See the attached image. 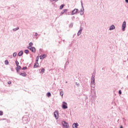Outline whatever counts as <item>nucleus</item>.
Returning <instances> with one entry per match:
<instances>
[{"label": "nucleus", "instance_id": "1", "mask_svg": "<svg viewBox=\"0 0 128 128\" xmlns=\"http://www.w3.org/2000/svg\"><path fill=\"white\" fill-rule=\"evenodd\" d=\"M96 90L91 88V91H90V96H91V100H96Z\"/></svg>", "mask_w": 128, "mask_h": 128}, {"label": "nucleus", "instance_id": "2", "mask_svg": "<svg viewBox=\"0 0 128 128\" xmlns=\"http://www.w3.org/2000/svg\"><path fill=\"white\" fill-rule=\"evenodd\" d=\"M81 6L82 8L80 10V16H83L84 14V4H82V1H81Z\"/></svg>", "mask_w": 128, "mask_h": 128}, {"label": "nucleus", "instance_id": "3", "mask_svg": "<svg viewBox=\"0 0 128 128\" xmlns=\"http://www.w3.org/2000/svg\"><path fill=\"white\" fill-rule=\"evenodd\" d=\"M62 108H63V110H66V108H68V103H66V102H62Z\"/></svg>", "mask_w": 128, "mask_h": 128}, {"label": "nucleus", "instance_id": "4", "mask_svg": "<svg viewBox=\"0 0 128 128\" xmlns=\"http://www.w3.org/2000/svg\"><path fill=\"white\" fill-rule=\"evenodd\" d=\"M62 126H64L66 128H70V126L68 125V123L66 122L65 121H63L62 122Z\"/></svg>", "mask_w": 128, "mask_h": 128}, {"label": "nucleus", "instance_id": "5", "mask_svg": "<svg viewBox=\"0 0 128 128\" xmlns=\"http://www.w3.org/2000/svg\"><path fill=\"white\" fill-rule=\"evenodd\" d=\"M126 21H124L123 22L122 25V32H124L126 30Z\"/></svg>", "mask_w": 128, "mask_h": 128}, {"label": "nucleus", "instance_id": "6", "mask_svg": "<svg viewBox=\"0 0 128 128\" xmlns=\"http://www.w3.org/2000/svg\"><path fill=\"white\" fill-rule=\"evenodd\" d=\"M28 48L31 50L32 52H36V48L32 47V46H28Z\"/></svg>", "mask_w": 128, "mask_h": 128}, {"label": "nucleus", "instance_id": "7", "mask_svg": "<svg viewBox=\"0 0 128 128\" xmlns=\"http://www.w3.org/2000/svg\"><path fill=\"white\" fill-rule=\"evenodd\" d=\"M78 9L74 8L72 12V15L74 16V14H78Z\"/></svg>", "mask_w": 128, "mask_h": 128}, {"label": "nucleus", "instance_id": "8", "mask_svg": "<svg viewBox=\"0 0 128 128\" xmlns=\"http://www.w3.org/2000/svg\"><path fill=\"white\" fill-rule=\"evenodd\" d=\"M84 30V28L82 26H80V29L78 30L77 36H80V34H82V30Z\"/></svg>", "mask_w": 128, "mask_h": 128}, {"label": "nucleus", "instance_id": "9", "mask_svg": "<svg viewBox=\"0 0 128 128\" xmlns=\"http://www.w3.org/2000/svg\"><path fill=\"white\" fill-rule=\"evenodd\" d=\"M54 116L55 117L56 120H58V111H55L54 114Z\"/></svg>", "mask_w": 128, "mask_h": 128}, {"label": "nucleus", "instance_id": "10", "mask_svg": "<svg viewBox=\"0 0 128 128\" xmlns=\"http://www.w3.org/2000/svg\"><path fill=\"white\" fill-rule=\"evenodd\" d=\"M68 12V9H64L60 13V16H62L64 12Z\"/></svg>", "mask_w": 128, "mask_h": 128}, {"label": "nucleus", "instance_id": "11", "mask_svg": "<svg viewBox=\"0 0 128 128\" xmlns=\"http://www.w3.org/2000/svg\"><path fill=\"white\" fill-rule=\"evenodd\" d=\"M116 28V26H114V25H112L110 26L109 30H114Z\"/></svg>", "mask_w": 128, "mask_h": 128}, {"label": "nucleus", "instance_id": "12", "mask_svg": "<svg viewBox=\"0 0 128 128\" xmlns=\"http://www.w3.org/2000/svg\"><path fill=\"white\" fill-rule=\"evenodd\" d=\"M19 74L22 76H24V77L26 76V73L25 72H24V73L22 72L19 73Z\"/></svg>", "mask_w": 128, "mask_h": 128}, {"label": "nucleus", "instance_id": "13", "mask_svg": "<svg viewBox=\"0 0 128 128\" xmlns=\"http://www.w3.org/2000/svg\"><path fill=\"white\" fill-rule=\"evenodd\" d=\"M24 54V51L20 50L18 54V56H22Z\"/></svg>", "mask_w": 128, "mask_h": 128}, {"label": "nucleus", "instance_id": "14", "mask_svg": "<svg viewBox=\"0 0 128 128\" xmlns=\"http://www.w3.org/2000/svg\"><path fill=\"white\" fill-rule=\"evenodd\" d=\"M46 54L40 56V60H44V58H46Z\"/></svg>", "mask_w": 128, "mask_h": 128}, {"label": "nucleus", "instance_id": "15", "mask_svg": "<svg viewBox=\"0 0 128 128\" xmlns=\"http://www.w3.org/2000/svg\"><path fill=\"white\" fill-rule=\"evenodd\" d=\"M91 84H96V80L94 79V78H92Z\"/></svg>", "mask_w": 128, "mask_h": 128}, {"label": "nucleus", "instance_id": "16", "mask_svg": "<svg viewBox=\"0 0 128 128\" xmlns=\"http://www.w3.org/2000/svg\"><path fill=\"white\" fill-rule=\"evenodd\" d=\"M38 62H36L34 64V68H38Z\"/></svg>", "mask_w": 128, "mask_h": 128}, {"label": "nucleus", "instance_id": "17", "mask_svg": "<svg viewBox=\"0 0 128 128\" xmlns=\"http://www.w3.org/2000/svg\"><path fill=\"white\" fill-rule=\"evenodd\" d=\"M83 83L84 84H86L88 83V79H86V78L84 79Z\"/></svg>", "mask_w": 128, "mask_h": 128}, {"label": "nucleus", "instance_id": "18", "mask_svg": "<svg viewBox=\"0 0 128 128\" xmlns=\"http://www.w3.org/2000/svg\"><path fill=\"white\" fill-rule=\"evenodd\" d=\"M90 86L92 88H93L94 89V88H96V83L94 84L91 83Z\"/></svg>", "mask_w": 128, "mask_h": 128}, {"label": "nucleus", "instance_id": "19", "mask_svg": "<svg viewBox=\"0 0 128 128\" xmlns=\"http://www.w3.org/2000/svg\"><path fill=\"white\" fill-rule=\"evenodd\" d=\"M74 126L75 128H78V123H74L73 124V126Z\"/></svg>", "mask_w": 128, "mask_h": 128}, {"label": "nucleus", "instance_id": "20", "mask_svg": "<svg viewBox=\"0 0 128 128\" xmlns=\"http://www.w3.org/2000/svg\"><path fill=\"white\" fill-rule=\"evenodd\" d=\"M20 30V28L19 27H17L15 28H13L12 30L13 32H16V30Z\"/></svg>", "mask_w": 128, "mask_h": 128}, {"label": "nucleus", "instance_id": "21", "mask_svg": "<svg viewBox=\"0 0 128 128\" xmlns=\"http://www.w3.org/2000/svg\"><path fill=\"white\" fill-rule=\"evenodd\" d=\"M16 70H22V67L20 66H18L16 68Z\"/></svg>", "mask_w": 128, "mask_h": 128}, {"label": "nucleus", "instance_id": "22", "mask_svg": "<svg viewBox=\"0 0 128 128\" xmlns=\"http://www.w3.org/2000/svg\"><path fill=\"white\" fill-rule=\"evenodd\" d=\"M24 52L26 54H28L30 52V50H24Z\"/></svg>", "mask_w": 128, "mask_h": 128}, {"label": "nucleus", "instance_id": "23", "mask_svg": "<svg viewBox=\"0 0 128 128\" xmlns=\"http://www.w3.org/2000/svg\"><path fill=\"white\" fill-rule=\"evenodd\" d=\"M47 96H48V98H50V96H52V94H50V92H48L46 94Z\"/></svg>", "mask_w": 128, "mask_h": 128}, {"label": "nucleus", "instance_id": "24", "mask_svg": "<svg viewBox=\"0 0 128 128\" xmlns=\"http://www.w3.org/2000/svg\"><path fill=\"white\" fill-rule=\"evenodd\" d=\"M64 4H62L60 6V10H62L64 8Z\"/></svg>", "mask_w": 128, "mask_h": 128}, {"label": "nucleus", "instance_id": "25", "mask_svg": "<svg viewBox=\"0 0 128 128\" xmlns=\"http://www.w3.org/2000/svg\"><path fill=\"white\" fill-rule=\"evenodd\" d=\"M15 64H16V66H19L18 64H20V63L18 62V60H16L15 62Z\"/></svg>", "mask_w": 128, "mask_h": 128}, {"label": "nucleus", "instance_id": "26", "mask_svg": "<svg viewBox=\"0 0 128 128\" xmlns=\"http://www.w3.org/2000/svg\"><path fill=\"white\" fill-rule=\"evenodd\" d=\"M44 68H42L41 71H40V73L41 74H44Z\"/></svg>", "mask_w": 128, "mask_h": 128}, {"label": "nucleus", "instance_id": "27", "mask_svg": "<svg viewBox=\"0 0 128 128\" xmlns=\"http://www.w3.org/2000/svg\"><path fill=\"white\" fill-rule=\"evenodd\" d=\"M16 54H17L16 52H14L13 54V56H14V58H15V56H16Z\"/></svg>", "mask_w": 128, "mask_h": 128}, {"label": "nucleus", "instance_id": "28", "mask_svg": "<svg viewBox=\"0 0 128 128\" xmlns=\"http://www.w3.org/2000/svg\"><path fill=\"white\" fill-rule=\"evenodd\" d=\"M28 70V68L26 66H24L22 68V70Z\"/></svg>", "mask_w": 128, "mask_h": 128}, {"label": "nucleus", "instance_id": "29", "mask_svg": "<svg viewBox=\"0 0 128 128\" xmlns=\"http://www.w3.org/2000/svg\"><path fill=\"white\" fill-rule=\"evenodd\" d=\"M70 64V62L68 61L66 62L65 64V66H68V64Z\"/></svg>", "mask_w": 128, "mask_h": 128}, {"label": "nucleus", "instance_id": "30", "mask_svg": "<svg viewBox=\"0 0 128 128\" xmlns=\"http://www.w3.org/2000/svg\"><path fill=\"white\" fill-rule=\"evenodd\" d=\"M60 96H64V92L62 91L60 92Z\"/></svg>", "mask_w": 128, "mask_h": 128}, {"label": "nucleus", "instance_id": "31", "mask_svg": "<svg viewBox=\"0 0 128 128\" xmlns=\"http://www.w3.org/2000/svg\"><path fill=\"white\" fill-rule=\"evenodd\" d=\"M5 64H8V60H5Z\"/></svg>", "mask_w": 128, "mask_h": 128}, {"label": "nucleus", "instance_id": "32", "mask_svg": "<svg viewBox=\"0 0 128 128\" xmlns=\"http://www.w3.org/2000/svg\"><path fill=\"white\" fill-rule=\"evenodd\" d=\"M34 44H32V42H30L29 43V46H32Z\"/></svg>", "mask_w": 128, "mask_h": 128}, {"label": "nucleus", "instance_id": "33", "mask_svg": "<svg viewBox=\"0 0 128 128\" xmlns=\"http://www.w3.org/2000/svg\"><path fill=\"white\" fill-rule=\"evenodd\" d=\"M50 2H56V0H49Z\"/></svg>", "mask_w": 128, "mask_h": 128}, {"label": "nucleus", "instance_id": "34", "mask_svg": "<svg viewBox=\"0 0 128 128\" xmlns=\"http://www.w3.org/2000/svg\"><path fill=\"white\" fill-rule=\"evenodd\" d=\"M2 114H4V112H2V111L0 110V116H2Z\"/></svg>", "mask_w": 128, "mask_h": 128}, {"label": "nucleus", "instance_id": "35", "mask_svg": "<svg viewBox=\"0 0 128 128\" xmlns=\"http://www.w3.org/2000/svg\"><path fill=\"white\" fill-rule=\"evenodd\" d=\"M36 62H38V56L36 58Z\"/></svg>", "mask_w": 128, "mask_h": 128}, {"label": "nucleus", "instance_id": "36", "mask_svg": "<svg viewBox=\"0 0 128 128\" xmlns=\"http://www.w3.org/2000/svg\"><path fill=\"white\" fill-rule=\"evenodd\" d=\"M16 70L18 74H20V70L16 69Z\"/></svg>", "mask_w": 128, "mask_h": 128}, {"label": "nucleus", "instance_id": "37", "mask_svg": "<svg viewBox=\"0 0 128 128\" xmlns=\"http://www.w3.org/2000/svg\"><path fill=\"white\" fill-rule=\"evenodd\" d=\"M76 84L77 86H80V84L76 82Z\"/></svg>", "mask_w": 128, "mask_h": 128}, {"label": "nucleus", "instance_id": "38", "mask_svg": "<svg viewBox=\"0 0 128 128\" xmlns=\"http://www.w3.org/2000/svg\"><path fill=\"white\" fill-rule=\"evenodd\" d=\"M118 94H122V90H119Z\"/></svg>", "mask_w": 128, "mask_h": 128}, {"label": "nucleus", "instance_id": "39", "mask_svg": "<svg viewBox=\"0 0 128 128\" xmlns=\"http://www.w3.org/2000/svg\"><path fill=\"white\" fill-rule=\"evenodd\" d=\"M72 26H73L72 24H70V28H72Z\"/></svg>", "mask_w": 128, "mask_h": 128}, {"label": "nucleus", "instance_id": "40", "mask_svg": "<svg viewBox=\"0 0 128 128\" xmlns=\"http://www.w3.org/2000/svg\"><path fill=\"white\" fill-rule=\"evenodd\" d=\"M38 32H35L34 36H38Z\"/></svg>", "mask_w": 128, "mask_h": 128}, {"label": "nucleus", "instance_id": "41", "mask_svg": "<svg viewBox=\"0 0 128 128\" xmlns=\"http://www.w3.org/2000/svg\"><path fill=\"white\" fill-rule=\"evenodd\" d=\"M8 84H12V82L8 81Z\"/></svg>", "mask_w": 128, "mask_h": 128}, {"label": "nucleus", "instance_id": "42", "mask_svg": "<svg viewBox=\"0 0 128 128\" xmlns=\"http://www.w3.org/2000/svg\"><path fill=\"white\" fill-rule=\"evenodd\" d=\"M72 20H74V16H73L72 18Z\"/></svg>", "mask_w": 128, "mask_h": 128}, {"label": "nucleus", "instance_id": "43", "mask_svg": "<svg viewBox=\"0 0 128 128\" xmlns=\"http://www.w3.org/2000/svg\"><path fill=\"white\" fill-rule=\"evenodd\" d=\"M127 4H128V0H125Z\"/></svg>", "mask_w": 128, "mask_h": 128}, {"label": "nucleus", "instance_id": "44", "mask_svg": "<svg viewBox=\"0 0 128 128\" xmlns=\"http://www.w3.org/2000/svg\"><path fill=\"white\" fill-rule=\"evenodd\" d=\"M95 75H92V78H94Z\"/></svg>", "mask_w": 128, "mask_h": 128}, {"label": "nucleus", "instance_id": "45", "mask_svg": "<svg viewBox=\"0 0 128 128\" xmlns=\"http://www.w3.org/2000/svg\"><path fill=\"white\" fill-rule=\"evenodd\" d=\"M11 70H12V72H13V71H14V68H11Z\"/></svg>", "mask_w": 128, "mask_h": 128}, {"label": "nucleus", "instance_id": "46", "mask_svg": "<svg viewBox=\"0 0 128 128\" xmlns=\"http://www.w3.org/2000/svg\"><path fill=\"white\" fill-rule=\"evenodd\" d=\"M120 128H124V127L122 126H120Z\"/></svg>", "mask_w": 128, "mask_h": 128}, {"label": "nucleus", "instance_id": "47", "mask_svg": "<svg viewBox=\"0 0 128 128\" xmlns=\"http://www.w3.org/2000/svg\"><path fill=\"white\" fill-rule=\"evenodd\" d=\"M64 68H66V65L64 66Z\"/></svg>", "mask_w": 128, "mask_h": 128}, {"label": "nucleus", "instance_id": "48", "mask_svg": "<svg viewBox=\"0 0 128 128\" xmlns=\"http://www.w3.org/2000/svg\"><path fill=\"white\" fill-rule=\"evenodd\" d=\"M66 84H68V82L66 81Z\"/></svg>", "mask_w": 128, "mask_h": 128}, {"label": "nucleus", "instance_id": "49", "mask_svg": "<svg viewBox=\"0 0 128 128\" xmlns=\"http://www.w3.org/2000/svg\"><path fill=\"white\" fill-rule=\"evenodd\" d=\"M2 120H6V118H3Z\"/></svg>", "mask_w": 128, "mask_h": 128}, {"label": "nucleus", "instance_id": "50", "mask_svg": "<svg viewBox=\"0 0 128 128\" xmlns=\"http://www.w3.org/2000/svg\"><path fill=\"white\" fill-rule=\"evenodd\" d=\"M58 0H56V2H58Z\"/></svg>", "mask_w": 128, "mask_h": 128}, {"label": "nucleus", "instance_id": "51", "mask_svg": "<svg viewBox=\"0 0 128 128\" xmlns=\"http://www.w3.org/2000/svg\"><path fill=\"white\" fill-rule=\"evenodd\" d=\"M63 42H64V40Z\"/></svg>", "mask_w": 128, "mask_h": 128}]
</instances>
